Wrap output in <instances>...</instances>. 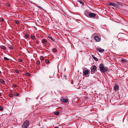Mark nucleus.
Masks as SVG:
<instances>
[{
    "label": "nucleus",
    "instance_id": "f257e3e1",
    "mask_svg": "<svg viewBox=\"0 0 128 128\" xmlns=\"http://www.w3.org/2000/svg\"><path fill=\"white\" fill-rule=\"evenodd\" d=\"M100 70L102 72H106L108 70L107 68L104 67V65L102 64H100L99 66Z\"/></svg>",
    "mask_w": 128,
    "mask_h": 128
},
{
    "label": "nucleus",
    "instance_id": "f03ea898",
    "mask_svg": "<svg viewBox=\"0 0 128 128\" xmlns=\"http://www.w3.org/2000/svg\"><path fill=\"white\" fill-rule=\"evenodd\" d=\"M29 124V122L28 120H26L22 126V128H28Z\"/></svg>",
    "mask_w": 128,
    "mask_h": 128
},
{
    "label": "nucleus",
    "instance_id": "7ed1b4c3",
    "mask_svg": "<svg viewBox=\"0 0 128 128\" xmlns=\"http://www.w3.org/2000/svg\"><path fill=\"white\" fill-rule=\"evenodd\" d=\"M97 68L96 66L95 65L93 66V67L91 68V74H93L94 73L95 70Z\"/></svg>",
    "mask_w": 128,
    "mask_h": 128
},
{
    "label": "nucleus",
    "instance_id": "20e7f679",
    "mask_svg": "<svg viewBox=\"0 0 128 128\" xmlns=\"http://www.w3.org/2000/svg\"><path fill=\"white\" fill-rule=\"evenodd\" d=\"M107 4L108 6H112L115 7H116L117 6L116 4L110 2H107Z\"/></svg>",
    "mask_w": 128,
    "mask_h": 128
},
{
    "label": "nucleus",
    "instance_id": "39448f33",
    "mask_svg": "<svg viewBox=\"0 0 128 128\" xmlns=\"http://www.w3.org/2000/svg\"><path fill=\"white\" fill-rule=\"evenodd\" d=\"M96 16V14L94 13H90L89 15V17L90 18H94Z\"/></svg>",
    "mask_w": 128,
    "mask_h": 128
},
{
    "label": "nucleus",
    "instance_id": "423d86ee",
    "mask_svg": "<svg viewBox=\"0 0 128 128\" xmlns=\"http://www.w3.org/2000/svg\"><path fill=\"white\" fill-rule=\"evenodd\" d=\"M96 50L100 52H103L104 51V49L100 48H97Z\"/></svg>",
    "mask_w": 128,
    "mask_h": 128
},
{
    "label": "nucleus",
    "instance_id": "0eeeda50",
    "mask_svg": "<svg viewBox=\"0 0 128 128\" xmlns=\"http://www.w3.org/2000/svg\"><path fill=\"white\" fill-rule=\"evenodd\" d=\"M60 100L62 102L64 103H66L68 102V100L66 98H62L60 99Z\"/></svg>",
    "mask_w": 128,
    "mask_h": 128
},
{
    "label": "nucleus",
    "instance_id": "6e6552de",
    "mask_svg": "<svg viewBox=\"0 0 128 128\" xmlns=\"http://www.w3.org/2000/svg\"><path fill=\"white\" fill-rule=\"evenodd\" d=\"M94 39L97 42H99L100 40V38L97 36H94Z\"/></svg>",
    "mask_w": 128,
    "mask_h": 128
},
{
    "label": "nucleus",
    "instance_id": "1a4fd4ad",
    "mask_svg": "<svg viewBox=\"0 0 128 128\" xmlns=\"http://www.w3.org/2000/svg\"><path fill=\"white\" fill-rule=\"evenodd\" d=\"M89 71L88 70H85V71H83V76L84 75H86L89 73Z\"/></svg>",
    "mask_w": 128,
    "mask_h": 128
},
{
    "label": "nucleus",
    "instance_id": "9d476101",
    "mask_svg": "<svg viewBox=\"0 0 128 128\" xmlns=\"http://www.w3.org/2000/svg\"><path fill=\"white\" fill-rule=\"evenodd\" d=\"M114 88L115 90H118L119 89L118 86V85H115L114 86Z\"/></svg>",
    "mask_w": 128,
    "mask_h": 128
},
{
    "label": "nucleus",
    "instance_id": "9b49d317",
    "mask_svg": "<svg viewBox=\"0 0 128 128\" xmlns=\"http://www.w3.org/2000/svg\"><path fill=\"white\" fill-rule=\"evenodd\" d=\"M42 42L44 44H46L47 43V41L46 39H44L42 40Z\"/></svg>",
    "mask_w": 128,
    "mask_h": 128
},
{
    "label": "nucleus",
    "instance_id": "f8f14e48",
    "mask_svg": "<svg viewBox=\"0 0 128 128\" xmlns=\"http://www.w3.org/2000/svg\"><path fill=\"white\" fill-rule=\"evenodd\" d=\"M0 82L3 84H5V81L2 79H0Z\"/></svg>",
    "mask_w": 128,
    "mask_h": 128
},
{
    "label": "nucleus",
    "instance_id": "ddd939ff",
    "mask_svg": "<svg viewBox=\"0 0 128 128\" xmlns=\"http://www.w3.org/2000/svg\"><path fill=\"white\" fill-rule=\"evenodd\" d=\"M0 47L1 48H2L3 50H6V47L4 46H0Z\"/></svg>",
    "mask_w": 128,
    "mask_h": 128
},
{
    "label": "nucleus",
    "instance_id": "4468645a",
    "mask_svg": "<svg viewBox=\"0 0 128 128\" xmlns=\"http://www.w3.org/2000/svg\"><path fill=\"white\" fill-rule=\"evenodd\" d=\"M48 37L51 40L53 41L54 42L55 39L54 38H52V37L51 36H48Z\"/></svg>",
    "mask_w": 128,
    "mask_h": 128
},
{
    "label": "nucleus",
    "instance_id": "2eb2a0df",
    "mask_svg": "<svg viewBox=\"0 0 128 128\" xmlns=\"http://www.w3.org/2000/svg\"><path fill=\"white\" fill-rule=\"evenodd\" d=\"M92 56L95 60L96 61H97L98 60V59H97V58L95 57L94 56L92 55Z\"/></svg>",
    "mask_w": 128,
    "mask_h": 128
},
{
    "label": "nucleus",
    "instance_id": "dca6fc26",
    "mask_svg": "<svg viewBox=\"0 0 128 128\" xmlns=\"http://www.w3.org/2000/svg\"><path fill=\"white\" fill-rule=\"evenodd\" d=\"M90 13L88 12H85L84 13L85 14L87 17H89V15Z\"/></svg>",
    "mask_w": 128,
    "mask_h": 128
},
{
    "label": "nucleus",
    "instance_id": "f3484780",
    "mask_svg": "<svg viewBox=\"0 0 128 128\" xmlns=\"http://www.w3.org/2000/svg\"><path fill=\"white\" fill-rule=\"evenodd\" d=\"M78 2H79L80 4H81L82 5H83L84 4V3L83 2H82L80 0H78Z\"/></svg>",
    "mask_w": 128,
    "mask_h": 128
},
{
    "label": "nucleus",
    "instance_id": "a211bd4d",
    "mask_svg": "<svg viewBox=\"0 0 128 128\" xmlns=\"http://www.w3.org/2000/svg\"><path fill=\"white\" fill-rule=\"evenodd\" d=\"M9 96L11 98H13L14 97V95L11 94H8Z\"/></svg>",
    "mask_w": 128,
    "mask_h": 128
},
{
    "label": "nucleus",
    "instance_id": "6ab92c4d",
    "mask_svg": "<svg viewBox=\"0 0 128 128\" xmlns=\"http://www.w3.org/2000/svg\"><path fill=\"white\" fill-rule=\"evenodd\" d=\"M40 60H44V58L43 56H41L40 57Z\"/></svg>",
    "mask_w": 128,
    "mask_h": 128
},
{
    "label": "nucleus",
    "instance_id": "aec40b11",
    "mask_svg": "<svg viewBox=\"0 0 128 128\" xmlns=\"http://www.w3.org/2000/svg\"><path fill=\"white\" fill-rule=\"evenodd\" d=\"M6 5L9 7L10 6V4L8 3H6Z\"/></svg>",
    "mask_w": 128,
    "mask_h": 128
},
{
    "label": "nucleus",
    "instance_id": "412c9836",
    "mask_svg": "<svg viewBox=\"0 0 128 128\" xmlns=\"http://www.w3.org/2000/svg\"><path fill=\"white\" fill-rule=\"evenodd\" d=\"M45 62L46 64H48L50 63V61L48 60H46Z\"/></svg>",
    "mask_w": 128,
    "mask_h": 128
},
{
    "label": "nucleus",
    "instance_id": "4be33fe9",
    "mask_svg": "<svg viewBox=\"0 0 128 128\" xmlns=\"http://www.w3.org/2000/svg\"><path fill=\"white\" fill-rule=\"evenodd\" d=\"M56 49L55 48H54L53 49V51L54 52H57Z\"/></svg>",
    "mask_w": 128,
    "mask_h": 128
},
{
    "label": "nucleus",
    "instance_id": "5701e85b",
    "mask_svg": "<svg viewBox=\"0 0 128 128\" xmlns=\"http://www.w3.org/2000/svg\"><path fill=\"white\" fill-rule=\"evenodd\" d=\"M8 48L10 49H13V47L12 46H8Z\"/></svg>",
    "mask_w": 128,
    "mask_h": 128
},
{
    "label": "nucleus",
    "instance_id": "b1692460",
    "mask_svg": "<svg viewBox=\"0 0 128 128\" xmlns=\"http://www.w3.org/2000/svg\"><path fill=\"white\" fill-rule=\"evenodd\" d=\"M15 72L17 73H19L20 72L17 69L14 70Z\"/></svg>",
    "mask_w": 128,
    "mask_h": 128
},
{
    "label": "nucleus",
    "instance_id": "393cba45",
    "mask_svg": "<svg viewBox=\"0 0 128 128\" xmlns=\"http://www.w3.org/2000/svg\"><path fill=\"white\" fill-rule=\"evenodd\" d=\"M25 36L26 37V38H28L29 37V35L28 34H26Z\"/></svg>",
    "mask_w": 128,
    "mask_h": 128
},
{
    "label": "nucleus",
    "instance_id": "a878e982",
    "mask_svg": "<svg viewBox=\"0 0 128 128\" xmlns=\"http://www.w3.org/2000/svg\"><path fill=\"white\" fill-rule=\"evenodd\" d=\"M31 38L33 39V40H34L35 39V36H31Z\"/></svg>",
    "mask_w": 128,
    "mask_h": 128
},
{
    "label": "nucleus",
    "instance_id": "bb28decb",
    "mask_svg": "<svg viewBox=\"0 0 128 128\" xmlns=\"http://www.w3.org/2000/svg\"><path fill=\"white\" fill-rule=\"evenodd\" d=\"M34 42L36 43L37 44H39V42L38 40H36V41H34Z\"/></svg>",
    "mask_w": 128,
    "mask_h": 128
},
{
    "label": "nucleus",
    "instance_id": "cd10ccee",
    "mask_svg": "<svg viewBox=\"0 0 128 128\" xmlns=\"http://www.w3.org/2000/svg\"><path fill=\"white\" fill-rule=\"evenodd\" d=\"M0 21H2V22H3L4 21V19L2 18H0Z\"/></svg>",
    "mask_w": 128,
    "mask_h": 128
},
{
    "label": "nucleus",
    "instance_id": "c85d7f7f",
    "mask_svg": "<svg viewBox=\"0 0 128 128\" xmlns=\"http://www.w3.org/2000/svg\"><path fill=\"white\" fill-rule=\"evenodd\" d=\"M26 75L28 76H30V74L29 72H26Z\"/></svg>",
    "mask_w": 128,
    "mask_h": 128
},
{
    "label": "nucleus",
    "instance_id": "c756f323",
    "mask_svg": "<svg viewBox=\"0 0 128 128\" xmlns=\"http://www.w3.org/2000/svg\"><path fill=\"white\" fill-rule=\"evenodd\" d=\"M63 14L65 16H67V15L64 12H62Z\"/></svg>",
    "mask_w": 128,
    "mask_h": 128
},
{
    "label": "nucleus",
    "instance_id": "7c9ffc66",
    "mask_svg": "<svg viewBox=\"0 0 128 128\" xmlns=\"http://www.w3.org/2000/svg\"><path fill=\"white\" fill-rule=\"evenodd\" d=\"M18 61L20 62H22V60L20 58H18Z\"/></svg>",
    "mask_w": 128,
    "mask_h": 128
},
{
    "label": "nucleus",
    "instance_id": "2f4dec72",
    "mask_svg": "<svg viewBox=\"0 0 128 128\" xmlns=\"http://www.w3.org/2000/svg\"><path fill=\"white\" fill-rule=\"evenodd\" d=\"M3 110V108L2 107L0 106V110L2 111Z\"/></svg>",
    "mask_w": 128,
    "mask_h": 128
},
{
    "label": "nucleus",
    "instance_id": "473e14b6",
    "mask_svg": "<svg viewBox=\"0 0 128 128\" xmlns=\"http://www.w3.org/2000/svg\"><path fill=\"white\" fill-rule=\"evenodd\" d=\"M40 63V62L39 61H36V64L37 65L39 64Z\"/></svg>",
    "mask_w": 128,
    "mask_h": 128
},
{
    "label": "nucleus",
    "instance_id": "72a5a7b5",
    "mask_svg": "<svg viewBox=\"0 0 128 128\" xmlns=\"http://www.w3.org/2000/svg\"><path fill=\"white\" fill-rule=\"evenodd\" d=\"M54 114L56 115H58L59 114V112H54Z\"/></svg>",
    "mask_w": 128,
    "mask_h": 128
},
{
    "label": "nucleus",
    "instance_id": "f704fd0d",
    "mask_svg": "<svg viewBox=\"0 0 128 128\" xmlns=\"http://www.w3.org/2000/svg\"><path fill=\"white\" fill-rule=\"evenodd\" d=\"M4 59L5 60H9V59L7 57H5L4 58Z\"/></svg>",
    "mask_w": 128,
    "mask_h": 128
},
{
    "label": "nucleus",
    "instance_id": "c9c22d12",
    "mask_svg": "<svg viewBox=\"0 0 128 128\" xmlns=\"http://www.w3.org/2000/svg\"><path fill=\"white\" fill-rule=\"evenodd\" d=\"M15 96H19V94L18 93H16V94H15Z\"/></svg>",
    "mask_w": 128,
    "mask_h": 128
},
{
    "label": "nucleus",
    "instance_id": "e433bc0d",
    "mask_svg": "<svg viewBox=\"0 0 128 128\" xmlns=\"http://www.w3.org/2000/svg\"><path fill=\"white\" fill-rule=\"evenodd\" d=\"M13 86L15 88H16L17 87V86L16 84H14Z\"/></svg>",
    "mask_w": 128,
    "mask_h": 128
},
{
    "label": "nucleus",
    "instance_id": "4c0bfd02",
    "mask_svg": "<svg viewBox=\"0 0 128 128\" xmlns=\"http://www.w3.org/2000/svg\"><path fill=\"white\" fill-rule=\"evenodd\" d=\"M16 24H18L19 23V22L18 20H17V21H16Z\"/></svg>",
    "mask_w": 128,
    "mask_h": 128
},
{
    "label": "nucleus",
    "instance_id": "58836bf2",
    "mask_svg": "<svg viewBox=\"0 0 128 128\" xmlns=\"http://www.w3.org/2000/svg\"><path fill=\"white\" fill-rule=\"evenodd\" d=\"M84 98L85 99H87L88 98V97L86 96H85Z\"/></svg>",
    "mask_w": 128,
    "mask_h": 128
},
{
    "label": "nucleus",
    "instance_id": "ea45409f",
    "mask_svg": "<svg viewBox=\"0 0 128 128\" xmlns=\"http://www.w3.org/2000/svg\"><path fill=\"white\" fill-rule=\"evenodd\" d=\"M64 78H65L66 79L67 78H66L67 77V76H64Z\"/></svg>",
    "mask_w": 128,
    "mask_h": 128
},
{
    "label": "nucleus",
    "instance_id": "a19ab883",
    "mask_svg": "<svg viewBox=\"0 0 128 128\" xmlns=\"http://www.w3.org/2000/svg\"><path fill=\"white\" fill-rule=\"evenodd\" d=\"M54 128H58V126H56V127H54Z\"/></svg>",
    "mask_w": 128,
    "mask_h": 128
},
{
    "label": "nucleus",
    "instance_id": "79ce46f5",
    "mask_svg": "<svg viewBox=\"0 0 128 128\" xmlns=\"http://www.w3.org/2000/svg\"><path fill=\"white\" fill-rule=\"evenodd\" d=\"M2 74V72L0 71V74Z\"/></svg>",
    "mask_w": 128,
    "mask_h": 128
},
{
    "label": "nucleus",
    "instance_id": "37998d69",
    "mask_svg": "<svg viewBox=\"0 0 128 128\" xmlns=\"http://www.w3.org/2000/svg\"><path fill=\"white\" fill-rule=\"evenodd\" d=\"M2 96L1 94L0 93V96Z\"/></svg>",
    "mask_w": 128,
    "mask_h": 128
},
{
    "label": "nucleus",
    "instance_id": "c03bdc74",
    "mask_svg": "<svg viewBox=\"0 0 128 128\" xmlns=\"http://www.w3.org/2000/svg\"><path fill=\"white\" fill-rule=\"evenodd\" d=\"M121 40H123V39H121Z\"/></svg>",
    "mask_w": 128,
    "mask_h": 128
},
{
    "label": "nucleus",
    "instance_id": "a18cd8bd",
    "mask_svg": "<svg viewBox=\"0 0 128 128\" xmlns=\"http://www.w3.org/2000/svg\"><path fill=\"white\" fill-rule=\"evenodd\" d=\"M39 8H41V7H39Z\"/></svg>",
    "mask_w": 128,
    "mask_h": 128
}]
</instances>
